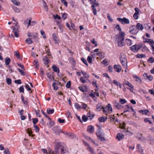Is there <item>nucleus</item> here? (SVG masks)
Returning a JSON list of instances; mask_svg holds the SVG:
<instances>
[{"mask_svg": "<svg viewBox=\"0 0 154 154\" xmlns=\"http://www.w3.org/2000/svg\"><path fill=\"white\" fill-rule=\"evenodd\" d=\"M125 35V33L124 32H120L119 34L116 35V40L119 47H122L125 46L124 40Z\"/></svg>", "mask_w": 154, "mask_h": 154, "instance_id": "nucleus-1", "label": "nucleus"}, {"mask_svg": "<svg viewBox=\"0 0 154 154\" xmlns=\"http://www.w3.org/2000/svg\"><path fill=\"white\" fill-rule=\"evenodd\" d=\"M56 147L55 148V154H58L60 150L61 154H64V146L63 144L61 142H57L55 143Z\"/></svg>", "mask_w": 154, "mask_h": 154, "instance_id": "nucleus-2", "label": "nucleus"}, {"mask_svg": "<svg viewBox=\"0 0 154 154\" xmlns=\"http://www.w3.org/2000/svg\"><path fill=\"white\" fill-rule=\"evenodd\" d=\"M119 58L120 61L123 67L126 68L127 67V63L125 56L124 55L121 54Z\"/></svg>", "mask_w": 154, "mask_h": 154, "instance_id": "nucleus-3", "label": "nucleus"}, {"mask_svg": "<svg viewBox=\"0 0 154 154\" xmlns=\"http://www.w3.org/2000/svg\"><path fill=\"white\" fill-rule=\"evenodd\" d=\"M112 109L110 104H108L106 107L103 108V112L105 114L107 115L112 112Z\"/></svg>", "mask_w": 154, "mask_h": 154, "instance_id": "nucleus-4", "label": "nucleus"}, {"mask_svg": "<svg viewBox=\"0 0 154 154\" xmlns=\"http://www.w3.org/2000/svg\"><path fill=\"white\" fill-rule=\"evenodd\" d=\"M144 43H147L151 47L152 54H154V41L152 39L146 38L144 39L143 41Z\"/></svg>", "mask_w": 154, "mask_h": 154, "instance_id": "nucleus-5", "label": "nucleus"}, {"mask_svg": "<svg viewBox=\"0 0 154 154\" xmlns=\"http://www.w3.org/2000/svg\"><path fill=\"white\" fill-rule=\"evenodd\" d=\"M141 44L134 45L130 47V49L134 53L137 52L141 48Z\"/></svg>", "mask_w": 154, "mask_h": 154, "instance_id": "nucleus-6", "label": "nucleus"}, {"mask_svg": "<svg viewBox=\"0 0 154 154\" xmlns=\"http://www.w3.org/2000/svg\"><path fill=\"white\" fill-rule=\"evenodd\" d=\"M96 134L97 138L101 141H103L105 140L104 137V133L101 131L100 129H98L97 131Z\"/></svg>", "mask_w": 154, "mask_h": 154, "instance_id": "nucleus-7", "label": "nucleus"}, {"mask_svg": "<svg viewBox=\"0 0 154 154\" xmlns=\"http://www.w3.org/2000/svg\"><path fill=\"white\" fill-rule=\"evenodd\" d=\"M130 33L132 34H136L138 32V30L137 29L135 25L131 26L129 29Z\"/></svg>", "mask_w": 154, "mask_h": 154, "instance_id": "nucleus-8", "label": "nucleus"}, {"mask_svg": "<svg viewBox=\"0 0 154 154\" xmlns=\"http://www.w3.org/2000/svg\"><path fill=\"white\" fill-rule=\"evenodd\" d=\"M117 20L121 22L123 24H129L130 23L129 20L125 17H124L122 19L121 18H117Z\"/></svg>", "mask_w": 154, "mask_h": 154, "instance_id": "nucleus-9", "label": "nucleus"}, {"mask_svg": "<svg viewBox=\"0 0 154 154\" xmlns=\"http://www.w3.org/2000/svg\"><path fill=\"white\" fill-rule=\"evenodd\" d=\"M124 83L125 85L128 86V88H127L128 90H129L131 92H133L134 89V87L133 85L129 82L127 81H125Z\"/></svg>", "mask_w": 154, "mask_h": 154, "instance_id": "nucleus-10", "label": "nucleus"}, {"mask_svg": "<svg viewBox=\"0 0 154 154\" xmlns=\"http://www.w3.org/2000/svg\"><path fill=\"white\" fill-rule=\"evenodd\" d=\"M99 5V4L98 2L95 3L93 4H92L91 8L93 10V13L94 15H96L97 13V11L96 7H98Z\"/></svg>", "mask_w": 154, "mask_h": 154, "instance_id": "nucleus-11", "label": "nucleus"}, {"mask_svg": "<svg viewBox=\"0 0 154 154\" xmlns=\"http://www.w3.org/2000/svg\"><path fill=\"white\" fill-rule=\"evenodd\" d=\"M136 137L140 141H144L146 140L145 137L143 136V134L140 133H137Z\"/></svg>", "mask_w": 154, "mask_h": 154, "instance_id": "nucleus-12", "label": "nucleus"}, {"mask_svg": "<svg viewBox=\"0 0 154 154\" xmlns=\"http://www.w3.org/2000/svg\"><path fill=\"white\" fill-rule=\"evenodd\" d=\"M135 12L134 14L133 17L136 20L138 18V15L139 13V9L138 8H135L134 9Z\"/></svg>", "mask_w": 154, "mask_h": 154, "instance_id": "nucleus-13", "label": "nucleus"}, {"mask_svg": "<svg viewBox=\"0 0 154 154\" xmlns=\"http://www.w3.org/2000/svg\"><path fill=\"white\" fill-rule=\"evenodd\" d=\"M88 132L90 134H93L94 131V127L92 125H90L87 127Z\"/></svg>", "mask_w": 154, "mask_h": 154, "instance_id": "nucleus-14", "label": "nucleus"}, {"mask_svg": "<svg viewBox=\"0 0 154 154\" xmlns=\"http://www.w3.org/2000/svg\"><path fill=\"white\" fill-rule=\"evenodd\" d=\"M133 78L135 79V81L138 83L140 84L142 81L140 78L137 76L136 75L134 74L133 75Z\"/></svg>", "mask_w": 154, "mask_h": 154, "instance_id": "nucleus-15", "label": "nucleus"}, {"mask_svg": "<svg viewBox=\"0 0 154 154\" xmlns=\"http://www.w3.org/2000/svg\"><path fill=\"white\" fill-rule=\"evenodd\" d=\"M124 135L121 133H118L117 134L116 138L119 141H120L124 138Z\"/></svg>", "mask_w": 154, "mask_h": 154, "instance_id": "nucleus-16", "label": "nucleus"}, {"mask_svg": "<svg viewBox=\"0 0 154 154\" xmlns=\"http://www.w3.org/2000/svg\"><path fill=\"white\" fill-rule=\"evenodd\" d=\"M114 68L115 71L118 72H120L122 69L121 66L120 65H115L114 66Z\"/></svg>", "mask_w": 154, "mask_h": 154, "instance_id": "nucleus-17", "label": "nucleus"}, {"mask_svg": "<svg viewBox=\"0 0 154 154\" xmlns=\"http://www.w3.org/2000/svg\"><path fill=\"white\" fill-rule=\"evenodd\" d=\"M49 121L47 122V125L49 128H51L54 125V123L53 121L51 120V119L48 118Z\"/></svg>", "mask_w": 154, "mask_h": 154, "instance_id": "nucleus-18", "label": "nucleus"}, {"mask_svg": "<svg viewBox=\"0 0 154 154\" xmlns=\"http://www.w3.org/2000/svg\"><path fill=\"white\" fill-rule=\"evenodd\" d=\"M52 36L53 40L54 41V43L56 44H58L59 42V41L57 39L56 34L55 33H53Z\"/></svg>", "mask_w": 154, "mask_h": 154, "instance_id": "nucleus-19", "label": "nucleus"}, {"mask_svg": "<svg viewBox=\"0 0 154 154\" xmlns=\"http://www.w3.org/2000/svg\"><path fill=\"white\" fill-rule=\"evenodd\" d=\"M135 26L138 30V31L139 30H142L143 29V25L139 23H137V25Z\"/></svg>", "mask_w": 154, "mask_h": 154, "instance_id": "nucleus-20", "label": "nucleus"}, {"mask_svg": "<svg viewBox=\"0 0 154 154\" xmlns=\"http://www.w3.org/2000/svg\"><path fill=\"white\" fill-rule=\"evenodd\" d=\"M48 78L51 81H52L54 79L53 77V72L47 73L46 74Z\"/></svg>", "mask_w": 154, "mask_h": 154, "instance_id": "nucleus-21", "label": "nucleus"}, {"mask_svg": "<svg viewBox=\"0 0 154 154\" xmlns=\"http://www.w3.org/2000/svg\"><path fill=\"white\" fill-rule=\"evenodd\" d=\"M125 43L128 46H130L132 44V41L129 38H127L125 39Z\"/></svg>", "mask_w": 154, "mask_h": 154, "instance_id": "nucleus-22", "label": "nucleus"}, {"mask_svg": "<svg viewBox=\"0 0 154 154\" xmlns=\"http://www.w3.org/2000/svg\"><path fill=\"white\" fill-rule=\"evenodd\" d=\"M43 60L44 62V64L45 65L47 64L50 62V60L48 59V57L46 56L44 57L43 58Z\"/></svg>", "mask_w": 154, "mask_h": 154, "instance_id": "nucleus-23", "label": "nucleus"}, {"mask_svg": "<svg viewBox=\"0 0 154 154\" xmlns=\"http://www.w3.org/2000/svg\"><path fill=\"white\" fill-rule=\"evenodd\" d=\"M143 76L144 77L147 78L149 81H151L153 79V77L151 75H148L147 73H145L143 75Z\"/></svg>", "mask_w": 154, "mask_h": 154, "instance_id": "nucleus-24", "label": "nucleus"}, {"mask_svg": "<svg viewBox=\"0 0 154 154\" xmlns=\"http://www.w3.org/2000/svg\"><path fill=\"white\" fill-rule=\"evenodd\" d=\"M102 108L101 103H99L97 105L96 110L97 111H100L101 110Z\"/></svg>", "mask_w": 154, "mask_h": 154, "instance_id": "nucleus-25", "label": "nucleus"}, {"mask_svg": "<svg viewBox=\"0 0 154 154\" xmlns=\"http://www.w3.org/2000/svg\"><path fill=\"white\" fill-rule=\"evenodd\" d=\"M52 69L53 71L55 72L59 73V68L56 66L55 65L52 66Z\"/></svg>", "mask_w": 154, "mask_h": 154, "instance_id": "nucleus-26", "label": "nucleus"}, {"mask_svg": "<svg viewBox=\"0 0 154 154\" xmlns=\"http://www.w3.org/2000/svg\"><path fill=\"white\" fill-rule=\"evenodd\" d=\"M140 44H141L142 45L141 48H142V51L144 52L147 51L148 50V49L145 45L142 43H140Z\"/></svg>", "mask_w": 154, "mask_h": 154, "instance_id": "nucleus-27", "label": "nucleus"}, {"mask_svg": "<svg viewBox=\"0 0 154 154\" xmlns=\"http://www.w3.org/2000/svg\"><path fill=\"white\" fill-rule=\"evenodd\" d=\"M149 112V110L147 109L142 110L139 111V112L144 115H146Z\"/></svg>", "mask_w": 154, "mask_h": 154, "instance_id": "nucleus-28", "label": "nucleus"}, {"mask_svg": "<svg viewBox=\"0 0 154 154\" xmlns=\"http://www.w3.org/2000/svg\"><path fill=\"white\" fill-rule=\"evenodd\" d=\"M137 151H139V152H143V149H142L141 147H140V144H137Z\"/></svg>", "mask_w": 154, "mask_h": 154, "instance_id": "nucleus-29", "label": "nucleus"}, {"mask_svg": "<svg viewBox=\"0 0 154 154\" xmlns=\"http://www.w3.org/2000/svg\"><path fill=\"white\" fill-rule=\"evenodd\" d=\"M106 119H105L104 117H101L98 119L99 121L100 122H104L106 120Z\"/></svg>", "mask_w": 154, "mask_h": 154, "instance_id": "nucleus-30", "label": "nucleus"}, {"mask_svg": "<svg viewBox=\"0 0 154 154\" xmlns=\"http://www.w3.org/2000/svg\"><path fill=\"white\" fill-rule=\"evenodd\" d=\"M146 55L143 54H137L136 55V57L138 58H142L145 57Z\"/></svg>", "mask_w": 154, "mask_h": 154, "instance_id": "nucleus-31", "label": "nucleus"}, {"mask_svg": "<svg viewBox=\"0 0 154 154\" xmlns=\"http://www.w3.org/2000/svg\"><path fill=\"white\" fill-rule=\"evenodd\" d=\"M47 113L48 114H52L54 112V110L53 109H51V108H48L47 110Z\"/></svg>", "mask_w": 154, "mask_h": 154, "instance_id": "nucleus-32", "label": "nucleus"}, {"mask_svg": "<svg viewBox=\"0 0 154 154\" xmlns=\"http://www.w3.org/2000/svg\"><path fill=\"white\" fill-rule=\"evenodd\" d=\"M11 62V59L9 57H6L5 59V64L6 65H8Z\"/></svg>", "mask_w": 154, "mask_h": 154, "instance_id": "nucleus-33", "label": "nucleus"}, {"mask_svg": "<svg viewBox=\"0 0 154 154\" xmlns=\"http://www.w3.org/2000/svg\"><path fill=\"white\" fill-rule=\"evenodd\" d=\"M11 1L14 5L17 6H19L20 5V2L17 0H11Z\"/></svg>", "mask_w": 154, "mask_h": 154, "instance_id": "nucleus-34", "label": "nucleus"}, {"mask_svg": "<svg viewBox=\"0 0 154 154\" xmlns=\"http://www.w3.org/2000/svg\"><path fill=\"white\" fill-rule=\"evenodd\" d=\"M25 42L26 43L29 44H32L33 42L31 39L29 38L26 39L25 40Z\"/></svg>", "mask_w": 154, "mask_h": 154, "instance_id": "nucleus-35", "label": "nucleus"}, {"mask_svg": "<svg viewBox=\"0 0 154 154\" xmlns=\"http://www.w3.org/2000/svg\"><path fill=\"white\" fill-rule=\"evenodd\" d=\"M22 101L23 104L25 105H27L28 104V102L26 100H25L22 95L21 96Z\"/></svg>", "mask_w": 154, "mask_h": 154, "instance_id": "nucleus-36", "label": "nucleus"}, {"mask_svg": "<svg viewBox=\"0 0 154 154\" xmlns=\"http://www.w3.org/2000/svg\"><path fill=\"white\" fill-rule=\"evenodd\" d=\"M40 33L41 35L42 36L43 38L44 39H45L46 38V37L44 31L42 30H41L40 31Z\"/></svg>", "mask_w": 154, "mask_h": 154, "instance_id": "nucleus-37", "label": "nucleus"}, {"mask_svg": "<svg viewBox=\"0 0 154 154\" xmlns=\"http://www.w3.org/2000/svg\"><path fill=\"white\" fill-rule=\"evenodd\" d=\"M34 64L36 68L38 67V61L37 59H35L34 61Z\"/></svg>", "mask_w": 154, "mask_h": 154, "instance_id": "nucleus-38", "label": "nucleus"}, {"mask_svg": "<svg viewBox=\"0 0 154 154\" xmlns=\"http://www.w3.org/2000/svg\"><path fill=\"white\" fill-rule=\"evenodd\" d=\"M74 106L75 108L77 109H79L81 108V106L79 104L77 103H75Z\"/></svg>", "mask_w": 154, "mask_h": 154, "instance_id": "nucleus-39", "label": "nucleus"}, {"mask_svg": "<svg viewBox=\"0 0 154 154\" xmlns=\"http://www.w3.org/2000/svg\"><path fill=\"white\" fill-rule=\"evenodd\" d=\"M147 62L150 63H153L154 62V59L152 57H150L147 60Z\"/></svg>", "mask_w": 154, "mask_h": 154, "instance_id": "nucleus-40", "label": "nucleus"}, {"mask_svg": "<svg viewBox=\"0 0 154 154\" xmlns=\"http://www.w3.org/2000/svg\"><path fill=\"white\" fill-rule=\"evenodd\" d=\"M32 38L34 39L35 40L37 39V33H34L31 36Z\"/></svg>", "mask_w": 154, "mask_h": 154, "instance_id": "nucleus-41", "label": "nucleus"}, {"mask_svg": "<svg viewBox=\"0 0 154 154\" xmlns=\"http://www.w3.org/2000/svg\"><path fill=\"white\" fill-rule=\"evenodd\" d=\"M81 73L83 75L84 77L86 78H88L89 77V75L88 74L83 71H81Z\"/></svg>", "mask_w": 154, "mask_h": 154, "instance_id": "nucleus-42", "label": "nucleus"}, {"mask_svg": "<svg viewBox=\"0 0 154 154\" xmlns=\"http://www.w3.org/2000/svg\"><path fill=\"white\" fill-rule=\"evenodd\" d=\"M87 149L88 150L91 152L92 154H94V152L93 150V149H92V148L90 146H88V148H87Z\"/></svg>", "mask_w": 154, "mask_h": 154, "instance_id": "nucleus-43", "label": "nucleus"}, {"mask_svg": "<svg viewBox=\"0 0 154 154\" xmlns=\"http://www.w3.org/2000/svg\"><path fill=\"white\" fill-rule=\"evenodd\" d=\"M34 128L35 131L38 133L39 131V128L36 125H34Z\"/></svg>", "mask_w": 154, "mask_h": 154, "instance_id": "nucleus-44", "label": "nucleus"}, {"mask_svg": "<svg viewBox=\"0 0 154 154\" xmlns=\"http://www.w3.org/2000/svg\"><path fill=\"white\" fill-rule=\"evenodd\" d=\"M79 89L82 92H84L86 91L85 88L84 87L80 86L79 87Z\"/></svg>", "mask_w": 154, "mask_h": 154, "instance_id": "nucleus-45", "label": "nucleus"}, {"mask_svg": "<svg viewBox=\"0 0 154 154\" xmlns=\"http://www.w3.org/2000/svg\"><path fill=\"white\" fill-rule=\"evenodd\" d=\"M82 121L84 122H86L87 121L88 119V118L85 115H83L82 116Z\"/></svg>", "mask_w": 154, "mask_h": 154, "instance_id": "nucleus-46", "label": "nucleus"}, {"mask_svg": "<svg viewBox=\"0 0 154 154\" xmlns=\"http://www.w3.org/2000/svg\"><path fill=\"white\" fill-rule=\"evenodd\" d=\"M126 100L125 99H120L119 100V102L122 104H124L126 103Z\"/></svg>", "mask_w": 154, "mask_h": 154, "instance_id": "nucleus-47", "label": "nucleus"}, {"mask_svg": "<svg viewBox=\"0 0 154 154\" xmlns=\"http://www.w3.org/2000/svg\"><path fill=\"white\" fill-rule=\"evenodd\" d=\"M81 60L87 66H88V64L85 59L83 58H81Z\"/></svg>", "mask_w": 154, "mask_h": 154, "instance_id": "nucleus-48", "label": "nucleus"}, {"mask_svg": "<svg viewBox=\"0 0 154 154\" xmlns=\"http://www.w3.org/2000/svg\"><path fill=\"white\" fill-rule=\"evenodd\" d=\"M52 86L53 87L54 89L55 90H57L58 89V87L56 85V84L55 82H54L52 84Z\"/></svg>", "mask_w": 154, "mask_h": 154, "instance_id": "nucleus-49", "label": "nucleus"}, {"mask_svg": "<svg viewBox=\"0 0 154 154\" xmlns=\"http://www.w3.org/2000/svg\"><path fill=\"white\" fill-rule=\"evenodd\" d=\"M14 54L18 59L20 58V55L18 51H15V52H14Z\"/></svg>", "mask_w": 154, "mask_h": 154, "instance_id": "nucleus-50", "label": "nucleus"}, {"mask_svg": "<svg viewBox=\"0 0 154 154\" xmlns=\"http://www.w3.org/2000/svg\"><path fill=\"white\" fill-rule=\"evenodd\" d=\"M13 9L15 12L19 13L20 12V10L19 8H17L16 7H13Z\"/></svg>", "mask_w": 154, "mask_h": 154, "instance_id": "nucleus-51", "label": "nucleus"}, {"mask_svg": "<svg viewBox=\"0 0 154 154\" xmlns=\"http://www.w3.org/2000/svg\"><path fill=\"white\" fill-rule=\"evenodd\" d=\"M87 60L89 63H91L92 62V58L91 57L88 56L87 57Z\"/></svg>", "mask_w": 154, "mask_h": 154, "instance_id": "nucleus-52", "label": "nucleus"}, {"mask_svg": "<svg viewBox=\"0 0 154 154\" xmlns=\"http://www.w3.org/2000/svg\"><path fill=\"white\" fill-rule=\"evenodd\" d=\"M31 20L30 19L28 21V26L29 25L31 26H33L34 25L35 23L34 21H33L31 23Z\"/></svg>", "mask_w": 154, "mask_h": 154, "instance_id": "nucleus-53", "label": "nucleus"}, {"mask_svg": "<svg viewBox=\"0 0 154 154\" xmlns=\"http://www.w3.org/2000/svg\"><path fill=\"white\" fill-rule=\"evenodd\" d=\"M61 3L63 4L65 6L67 7V3L65 0H61Z\"/></svg>", "mask_w": 154, "mask_h": 154, "instance_id": "nucleus-54", "label": "nucleus"}, {"mask_svg": "<svg viewBox=\"0 0 154 154\" xmlns=\"http://www.w3.org/2000/svg\"><path fill=\"white\" fill-rule=\"evenodd\" d=\"M4 154H10L9 149L8 148H5L4 152Z\"/></svg>", "mask_w": 154, "mask_h": 154, "instance_id": "nucleus-55", "label": "nucleus"}, {"mask_svg": "<svg viewBox=\"0 0 154 154\" xmlns=\"http://www.w3.org/2000/svg\"><path fill=\"white\" fill-rule=\"evenodd\" d=\"M62 17V18H63V20H65L67 17V14L66 13H64L63 14Z\"/></svg>", "mask_w": 154, "mask_h": 154, "instance_id": "nucleus-56", "label": "nucleus"}, {"mask_svg": "<svg viewBox=\"0 0 154 154\" xmlns=\"http://www.w3.org/2000/svg\"><path fill=\"white\" fill-rule=\"evenodd\" d=\"M150 118H146L144 119V122H148L149 124H151L152 122L150 120Z\"/></svg>", "mask_w": 154, "mask_h": 154, "instance_id": "nucleus-57", "label": "nucleus"}, {"mask_svg": "<svg viewBox=\"0 0 154 154\" xmlns=\"http://www.w3.org/2000/svg\"><path fill=\"white\" fill-rule=\"evenodd\" d=\"M17 70L19 71V72H20L21 74L23 75H25L24 72L23 71V70H23V69L22 70H21L19 68H18Z\"/></svg>", "mask_w": 154, "mask_h": 154, "instance_id": "nucleus-58", "label": "nucleus"}, {"mask_svg": "<svg viewBox=\"0 0 154 154\" xmlns=\"http://www.w3.org/2000/svg\"><path fill=\"white\" fill-rule=\"evenodd\" d=\"M6 82L8 85H10L11 83V79L8 78L6 79Z\"/></svg>", "mask_w": 154, "mask_h": 154, "instance_id": "nucleus-59", "label": "nucleus"}, {"mask_svg": "<svg viewBox=\"0 0 154 154\" xmlns=\"http://www.w3.org/2000/svg\"><path fill=\"white\" fill-rule=\"evenodd\" d=\"M107 17L109 20L111 22H112L113 21V20L111 18L110 16L109 15V14H108L107 15Z\"/></svg>", "mask_w": 154, "mask_h": 154, "instance_id": "nucleus-60", "label": "nucleus"}, {"mask_svg": "<svg viewBox=\"0 0 154 154\" xmlns=\"http://www.w3.org/2000/svg\"><path fill=\"white\" fill-rule=\"evenodd\" d=\"M19 91L20 92H24V87L23 86H21L19 89Z\"/></svg>", "mask_w": 154, "mask_h": 154, "instance_id": "nucleus-61", "label": "nucleus"}, {"mask_svg": "<svg viewBox=\"0 0 154 154\" xmlns=\"http://www.w3.org/2000/svg\"><path fill=\"white\" fill-rule=\"evenodd\" d=\"M12 29L13 30V32H18V30L17 28L15 27H12Z\"/></svg>", "mask_w": 154, "mask_h": 154, "instance_id": "nucleus-62", "label": "nucleus"}, {"mask_svg": "<svg viewBox=\"0 0 154 154\" xmlns=\"http://www.w3.org/2000/svg\"><path fill=\"white\" fill-rule=\"evenodd\" d=\"M32 120L33 123L34 125H35V124L38 122V119L37 118H33Z\"/></svg>", "mask_w": 154, "mask_h": 154, "instance_id": "nucleus-63", "label": "nucleus"}, {"mask_svg": "<svg viewBox=\"0 0 154 154\" xmlns=\"http://www.w3.org/2000/svg\"><path fill=\"white\" fill-rule=\"evenodd\" d=\"M71 85V82L70 81H68L66 84V87L67 88H70Z\"/></svg>", "mask_w": 154, "mask_h": 154, "instance_id": "nucleus-64", "label": "nucleus"}]
</instances>
